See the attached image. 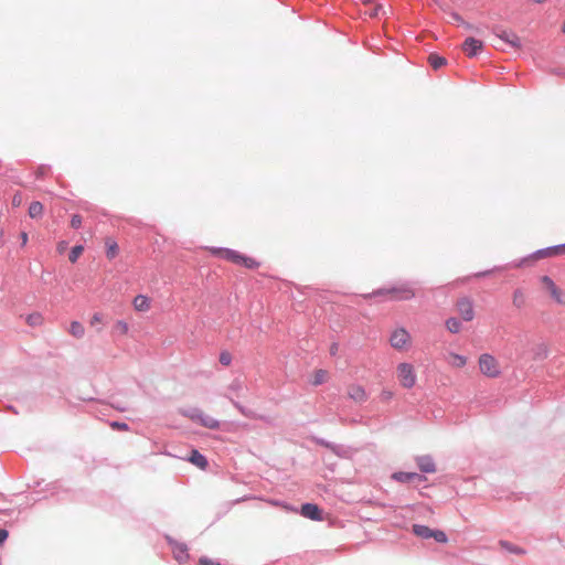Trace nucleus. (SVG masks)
<instances>
[{"label":"nucleus","mask_w":565,"mask_h":565,"mask_svg":"<svg viewBox=\"0 0 565 565\" xmlns=\"http://www.w3.org/2000/svg\"><path fill=\"white\" fill-rule=\"evenodd\" d=\"M189 460L200 469H205L207 467L206 458L203 455H201L198 450L191 451Z\"/></svg>","instance_id":"19"},{"label":"nucleus","mask_w":565,"mask_h":565,"mask_svg":"<svg viewBox=\"0 0 565 565\" xmlns=\"http://www.w3.org/2000/svg\"><path fill=\"white\" fill-rule=\"evenodd\" d=\"M499 545L503 550H505V551H508L510 553L520 554V555L525 554V551L522 547L515 546V545H513L512 543H510L508 541H500Z\"/></svg>","instance_id":"24"},{"label":"nucleus","mask_w":565,"mask_h":565,"mask_svg":"<svg viewBox=\"0 0 565 565\" xmlns=\"http://www.w3.org/2000/svg\"><path fill=\"white\" fill-rule=\"evenodd\" d=\"M71 226L73 228H79L82 226V216L78 214H74L71 220Z\"/></svg>","instance_id":"36"},{"label":"nucleus","mask_w":565,"mask_h":565,"mask_svg":"<svg viewBox=\"0 0 565 565\" xmlns=\"http://www.w3.org/2000/svg\"><path fill=\"white\" fill-rule=\"evenodd\" d=\"M270 504L276 505V507H281L282 509H288L287 504H284V503L277 502V501H270Z\"/></svg>","instance_id":"43"},{"label":"nucleus","mask_w":565,"mask_h":565,"mask_svg":"<svg viewBox=\"0 0 565 565\" xmlns=\"http://www.w3.org/2000/svg\"><path fill=\"white\" fill-rule=\"evenodd\" d=\"M9 533L4 529H0V545L7 540Z\"/></svg>","instance_id":"40"},{"label":"nucleus","mask_w":565,"mask_h":565,"mask_svg":"<svg viewBox=\"0 0 565 565\" xmlns=\"http://www.w3.org/2000/svg\"><path fill=\"white\" fill-rule=\"evenodd\" d=\"M448 364L456 369H461L467 364V358L458 353H449L446 358Z\"/></svg>","instance_id":"16"},{"label":"nucleus","mask_w":565,"mask_h":565,"mask_svg":"<svg viewBox=\"0 0 565 565\" xmlns=\"http://www.w3.org/2000/svg\"><path fill=\"white\" fill-rule=\"evenodd\" d=\"M115 329L117 331H119L121 334H127L128 330H129V327H128V323L125 322L124 320H118L116 323H115Z\"/></svg>","instance_id":"32"},{"label":"nucleus","mask_w":565,"mask_h":565,"mask_svg":"<svg viewBox=\"0 0 565 565\" xmlns=\"http://www.w3.org/2000/svg\"><path fill=\"white\" fill-rule=\"evenodd\" d=\"M446 328L451 333H458L461 330V323L457 318H449L446 320Z\"/></svg>","instance_id":"26"},{"label":"nucleus","mask_w":565,"mask_h":565,"mask_svg":"<svg viewBox=\"0 0 565 565\" xmlns=\"http://www.w3.org/2000/svg\"><path fill=\"white\" fill-rule=\"evenodd\" d=\"M84 247L82 245H76L72 248L68 259L71 263H76L79 256L83 254Z\"/></svg>","instance_id":"28"},{"label":"nucleus","mask_w":565,"mask_h":565,"mask_svg":"<svg viewBox=\"0 0 565 565\" xmlns=\"http://www.w3.org/2000/svg\"><path fill=\"white\" fill-rule=\"evenodd\" d=\"M372 296H384L390 300L403 301L415 297V291L409 285H399L388 289H379Z\"/></svg>","instance_id":"2"},{"label":"nucleus","mask_w":565,"mask_h":565,"mask_svg":"<svg viewBox=\"0 0 565 565\" xmlns=\"http://www.w3.org/2000/svg\"><path fill=\"white\" fill-rule=\"evenodd\" d=\"M428 63L434 70H438L446 65L447 61L445 57L439 56L438 54L431 53L428 56Z\"/></svg>","instance_id":"21"},{"label":"nucleus","mask_w":565,"mask_h":565,"mask_svg":"<svg viewBox=\"0 0 565 565\" xmlns=\"http://www.w3.org/2000/svg\"><path fill=\"white\" fill-rule=\"evenodd\" d=\"M301 515L315 520V521H322V511L319 509L317 504L313 503H305L301 507Z\"/></svg>","instance_id":"11"},{"label":"nucleus","mask_w":565,"mask_h":565,"mask_svg":"<svg viewBox=\"0 0 565 565\" xmlns=\"http://www.w3.org/2000/svg\"><path fill=\"white\" fill-rule=\"evenodd\" d=\"M480 372L488 377H498L501 373L500 365L491 354H481L479 358Z\"/></svg>","instance_id":"5"},{"label":"nucleus","mask_w":565,"mask_h":565,"mask_svg":"<svg viewBox=\"0 0 565 565\" xmlns=\"http://www.w3.org/2000/svg\"><path fill=\"white\" fill-rule=\"evenodd\" d=\"M431 537L435 539L439 543H446L448 540L446 533L440 530H434Z\"/></svg>","instance_id":"31"},{"label":"nucleus","mask_w":565,"mask_h":565,"mask_svg":"<svg viewBox=\"0 0 565 565\" xmlns=\"http://www.w3.org/2000/svg\"><path fill=\"white\" fill-rule=\"evenodd\" d=\"M525 303V295L521 289H516L513 292V305L516 308H522Z\"/></svg>","instance_id":"27"},{"label":"nucleus","mask_w":565,"mask_h":565,"mask_svg":"<svg viewBox=\"0 0 565 565\" xmlns=\"http://www.w3.org/2000/svg\"><path fill=\"white\" fill-rule=\"evenodd\" d=\"M328 380V372L326 370H316L312 374L311 384L317 386L320 385Z\"/></svg>","instance_id":"23"},{"label":"nucleus","mask_w":565,"mask_h":565,"mask_svg":"<svg viewBox=\"0 0 565 565\" xmlns=\"http://www.w3.org/2000/svg\"><path fill=\"white\" fill-rule=\"evenodd\" d=\"M106 256L108 259H114L119 253V247L116 241L111 237L105 239Z\"/></svg>","instance_id":"17"},{"label":"nucleus","mask_w":565,"mask_h":565,"mask_svg":"<svg viewBox=\"0 0 565 565\" xmlns=\"http://www.w3.org/2000/svg\"><path fill=\"white\" fill-rule=\"evenodd\" d=\"M186 417H189L191 420L199 423L203 427L210 428V429H217L220 427V423L214 417L204 414L200 409H193L190 412L184 413Z\"/></svg>","instance_id":"7"},{"label":"nucleus","mask_w":565,"mask_h":565,"mask_svg":"<svg viewBox=\"0 0 565 565\" xmlns=\"http://www.w3.org/2000/svg\"><path fill=\"white\" fill-rule=\"evenodd\" d=\"M207 250L212 255H214V256H218V257H221L223 259H226V260H228L231 263H234V264H237V265H242V266H244L246 268H249V269H254V268H257L259 266V263L256 262L254 258L244 256V255H242L238 252L233 250V249L209 247Z\"/></svg>","instance_id":"1"},{"label":"nucleus","mask_w":565,"mask_h":565,"mask_svg":"<svg viewBox=\"0 0 565 565\" xmlns=\"http://www.w3.org/2000/svg\"><path fill=\"white\" fill-rule=\"evenodd\" d=\"M218 360L222 365L228 366L232 363V354L228 351H222Z\"/></svg>","instance_id":"30"},{"label":"nucleus","mask_w":565,"mask_h":565,"mask_svg":"<svg viewBox=\"0 0 565 565\" xmlns=\"http://www.w3.org/2000/svg\"><path fill=\"white\" fill-rule=\"evenodd\" d=\"M416 462L420 471L433 473L436 471V466L430 456H420L416 458Z\"/></svg>","instance_id":"14"},{"label":"nucleus","mask_w":565,"mask_h":565,"mask_svg":"<svg viewBox=\"0 0 565 565\" xmlns=\"http://www.w3.org/2000/svg\"><path fill=\"white\" fill-rule=\"evenodd\" d=\"M68 332L76 339H82L85 334L84 326L78 321H72L70 324Z\"/></svg>","instance_id":"20"},{"label":"nucleus","mask_w":565,"mask_h":565,"mask_svg":"<svg viewBox=\"0 0 565 565\" xmlns=\"http://www.w3.org/2000/svg\"><path fill=\"white\" fill-rule=\"evenodd\" d=\"M392 478L398 482H413V481H417V482H422L425 480V478L416 472H403V471H399V472H394L392 475Z\"/></svg>","instance_id":"13"},{"label":"nucleus","mask_w":565,"mask_h":565,"mask_svg":"<svg viewBox=\"0 0 565 565\" xmlns=\"http://www.w3.org/2000/svg\"><path fill=\"white\" fill-rule=\"evenodd\" d=\"M132 305L135 310L146 312L150 309V299L145 295H138L134 298Z\"/></svg>","instance_id":"15"},{"label":"nucleus","mask_w":565,"mask_h":565,"mask_svg":"<svg viewBox=\"0 0 565 565\" xmlns=\"http://www.w3.org/2000/svg\"><path fill=\"white\" fill-rule=\"evenodd\" d=\"M552 256H559L565 254V244L551 247Z\"/></svg>","instance_id":"33"},{"label":"nucleus","mask_w":565,"mask_h":565,"mask_svg":"<svg viewBox=\"0 0 565 565\" xmlns=\"http://www.w3.org/2000/svg\"><path fill=\"white\" fill-rule=\"evenodd\" d=\"M65 248H66V243H65V242H61V243L57 245V250H58L60 253H63Z\"/></svg>","instance_id":"42"},{"label":"nucleus","mask_w":565,"mask_h":565,"mask_svg":"<svg viewBox=\"0 0 565 565\" xmlns=\"http://www.w3.org/2000/svg\"><path fill=\"white\" fill-rule=\"evenodd\" d=\"M540 282L542 290L546 292L555 303L565 306V291L562 290L551 277L542 276Z\"/></svg>","instance_id":"4"},{"label":"nucleus","mask_w":565,"mask_h":565,"mask_svg":"<svg viewBox=\"0 0 565 565\" xmlns=\"http://www.w3.org/2000/svg\"><path fill=\"white\" fill-rule=\"evenodd\" d=\"M103 320H104L103 315H102V313L96 312V313H94V315L92 316L89 323H90V326H92V327H95V326H97V324L103 323Z\"/></svg>","instance_id":"35"},{"label":"nucleus","mask_w":565,"mask_h":565,"mask_svg":"<svg viewBox=\"0 0 565 565\" xmlns=\"http://www.w3.org/2000/svg\"><path fill=\"white\" fill-rule=\"evenodd\" d=\"M21 203H22V195L20 193L14 194L12 198V204L14 206H20Z\"/></svg>","instance_id":"39"},{"label":"nucleus","mask_w":565,"mask_h":565,"mask_svg":"<svg viewBox=\"0 0 565 565\" xmlns=\"http://www.w3.org/2000/svg\"><path fill=\"white\" fill-rule=\"evenodd\" d=\"M111 426L115 427V428H118V429H122V430H127L128 429V426L125 423H117V422H115V423L111 424Z\"/></svg>","instance_id":"41"},{"label":"nucleus","mask_w":565,"mask_h":565,"mask_svg":"<svg viewBox=\"0 0 565 565\" xmlns=\"http://www.w3.org/2000/svg\"><path fill=\"white\" fill-rule=\"evenodd\" d=\"M43 213V205L42 203L35 201V202H32L29 206V215L30 217L32 218H35V217H39L41 216Z\"/></svg>","instance_id":"25"},{"label":"nucleus","mask_w":565,"mask_h":565,"mask_svg":"<svg viewBox=\"0 0 565 565\" xmlns=\"http://www.w3.org/2000/svg\"><path fill=\"white\" fill-rule=\"evenodd\" d=\"M30 326H40L43 322V317L40 313L30 315L26 319Z\"/></svg>","instance_id":"29"},{"label":"nucleus","mask_w":565,"mask_h":565,"mask_svg":"<svg viewBox=\"0 0 565 565\" xmlns=\"http://www.w3.org/2000/svg\"><path fill=\"white\" fill-rule=\"evenodd\" d=\"M562 31H563V33H565V21H564V24L562 26Z\"/></svg>","instance_id":"47"},{"label":"nucleus","mask_w":565,"mask_h":565,"mask_svg":"<svg viewBox=\"0 0 565 565\" xmlns=\"http://www.w3.org/2000/svg\"><path fill=\"white\" fill-rule=\"evenodd\" d=\"M199 563L200 565H221L218 562L207 557H201Z\"/></svg>","instance_id":"38"},{"label":"nucleus","mask_w":565,"mask_h":565,"mask_svg":"<svg viewBox=\"0 0 565 565\" xmlns=\"http://www.w3.org/2000/svg\"><path fill=\"white\" fill-rule=\"evenodd\" d=\"M21 238H22V244H23V245H25V244H26V242H28V234L23 232V233L21 234Z\"/></svg>","instance_id":"44"},{"label":"nucleus","mask_w":565,"mask_h":565,"mask_svg":"<svg viewBox=\"0 0 565 565\" xmlns=\"http://www.w3.org/2000/svg\"><path fill=\"white\" fill-rule=\"evenodd\" d=\"M397 380L404 388H413L417 381V375L414 365L407 362L399 363L396 366Z\"/></svg>","instance_id":"3"},{"label":"nucleus","mask_w":565,"mask_h":565,"mask_svg":"<svg viewBox=\"0 0 565 565\" xmlns=\"http://www.w3.org/2000/svg\"><path fill=\"white\" fill-rule=\"evenodd\" d=\"M535 257L536 258H546V257H553L552 256V252H551V247H547V248H544V249H540L535 253Z\"/></svg>","instance_id":"34"},{"label":"nucleus","mask_w":565,"mask_h":565,"mask_svg":"<svg viewBox=\"0 0 565 565\" xmlns=\"http://www.w3.org/2000/svg\"><path fill=\"white\" fill-rule=\"evenodd\" d=\"M390 343L396 350H405L411 344V334L406 329L397 328L392 332Z\"/></svg>","instance_id":"8"},{"label":"nucleus","mask_w":565,"mask_h":565,"mask_svg":"<svg viewBox=\"0 0 565 565\" xmlns=\"http://www.w3.org/2000/svg\"><path fill=\"white\" fill-rule=\"evenodd\" d=\"M483 49V42L475 38H467L462 43L463 53L469 56H476Z\"/></svg>","instance_id":"9"},{"label":"nucleus","mask_w":565,"mask_h":565,"mask_svg":"<svg viewBox=\"0 0 565 565\" xmlns=\"http://www.w3.org/2000/svg\"><path fill=\"white\" fill-rule=\"evenodd\" d=\"M457 310L465 321H471L475 318L473 305L467 298H462L457 302Z\"/></svg>","instance_id":"10"},{"label":"nucleus","mask_w":565,"mask_h":565,"mask_svg":"<svg viewBox=\"0 0 565 565\" xmlns=\"http://www.w3.org/2000/svg\"><path fill=\"white\" fill-rule=\"evenodd\" d=\"M465 26H466V29H468V30H473V25H471V24H469V23H465Z\"/></svg>","instance_id":"45"},{"label":"nucleus","mask_w":565,"mask_h":565,"mask_svg":"<svg viewBox=\"0 0 565 565\" xmlns=\"http://www.w3.org/2000/svg\"><path fill=\"white\" fill-rule=\"evenodd\" d=\"M493 34L507 43L510 47L514 50H521L522 49V41L521 38L513 32L512 30H507L500 26L493 28Z\"/></svg>","instance_id":"6"},{"label":"nucleus","mask_w":565,"mask_h":565,"mask_svg":"<svg viewBox=\"0 0 565 565\" xmlns=\"http://www.w3.org/2000/svg\"><path fill=\"white\" fill-rule=\"evenodd\" d=\"M173 556L179 563L186 562L189 558L188 548L184 544H174Z\"/></svg>","instance_id":"18"},{"label":"nucleus","mask_w":565,"mask_h":565,"mask_svg":"<svg viewBox=\"0 0 565 565\" xmlns=\"http://www.w3.org/2000/svg\"><path fill=\"white\" fill-rule=\"evenodd\" d=\"M535 3H543L545 2L546 0H533Z\"/></svg>","instance_id":"46"},{"label":"nucleus","mask_w":565,"mask_h":565,"mask_svg":"<svg viewBox=\"0 0 565 565\" xmlns=\"http://www.w3.org/2000/svg\"><path fill=\"white\" fill-rule=\"evenodd\" d=\"M433 531L431 529H429L428 526L426 525H419V524H415L413 526V532L419 536V537H423V539H430L431 537V534H433Z\"/></svg>","instance_id":"22"},{"label":"nucleus","mask_w":565,"mask_h":565,"mask_svg":"<svg viewBox=\"0 0 565 565\" xmlns=\"http://www.w3.org/2000/svg\"><path fill=\"white\" fill-rule=\"evenodd\" d=\"M383 10V7L380 6V4H376L374 6L373 8L370 9V11L367 12L370 17L374 18V17H379L380 15V12Z\"/></svg>","instance_id":"37"},{"label":"nucleus","mask_w":565,"mask_h":565,"mask_svg":"<svg viewBox=\"0 0 565 565\" xmlns=\"http://www.w3.org/2000/svg\"><path fill=\"white\" fill-rule=\"evenodd\" d=\"M348 396L358 403H363L367 398L364 387L358 384H352L348 387Z\"/></svg>","instance_id":"12"}]
</instances>
